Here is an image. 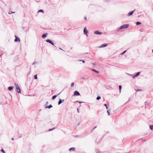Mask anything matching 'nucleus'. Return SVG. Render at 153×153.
<instances>
[{"label": "nucleus", "instance_id": "1", "mask_svg": "<svg viewBox=\"0 0 153 153\" xmlns=\"http://www.w3.org/2000/svg\"><path fill=\"white\" fill-rule=\"evenodd\" d=\"M129 26V24H124L123 25H121L120 27L119 28H118L117 30V31H119L123 29L127 28Z\"/></svg>", "mask_w": 153, "mask_h": 153}, {"label": "nucleus", "instance_id": "2", "mask_svg": "<svg viewBox=\"0 0 153 153\" xmlns=\"http://www.w3.org/2000/svg\"><path fill=\"white\" fill-rule=\"evenodd\" d=\"M16 85V90L18 93H21V89L18 84L15 83Z\"/></svg>", "mask_w": 153, "mask_h": 153}, {"label": "nucleus", "instance_id": "3", "mask_svg": "<svg viewBox=\"0 0 153 153\" xmlns=\"http://www.w3.org/2000/svg\"><path fill=\"white\" fill-rule=\"evenodd\" d=\"M15 39H14V42H19L20 41V39L16 35L15 36Z\"/></svg>", "mask_w": 153, "mask_h": 153}, {"label": "nucleus", "instance_id": "4", "mask_svg": "<svg viewBox=\"0 0 153 153\" xmlns=\"http://www.w3.org/2000/svg\"><path fill=\"white\" fill-rule=\"evenodd\" d=\"M46 41L48 43H50V44H52L53 45H54V43L53 42V41L49 39H47L46 40Z\"/></svg>", "mask_w": 153, "mask_h": 153}, {"label": "nucleus", "instance_id": "5", "mask_svg": "<svg viewBox=\"0 0 153 153\" xmlns=\"http://www.w3.org/2000/svg\"><path fill=\"white\" fill-rule=\"evenodd\" d=\"M140 74V72H138L136 73L134 75H132V78L133 79H134L135 78V77H137Z\"/></svg>", "mask_w": 153, "mask_h": 153}, {"label": "nucleus", "instance_id": "6", "mask_svg": "<svg viewBox=\"0 0 153 153\" xmlns=\"http://www.w3.org/2000/svg\"><path fill=\"white\" fill-rule=\"evenodd\" d=\"M88 32L87 30L86 27H85L84 29V34L87 35V36H88L87 35L88 33Z\"/></svg>", "mask_w": 153, "mask_h": 153}, {"label": "nucleus", "instance_id": "7", "mask_svg": "<svg viewBox=\"0 0 153 153\" xmlns=\"http://www.w3.org/2000/svg\"><path fill=\"white\" fill-rule=\"evenodd\" d=\"M80 94L79 92L77 91H75L74 92V95L75 96H79Z\"/></svg>", "mask_w": 153, "mask_h": 153}, {"label": "nucleus", "instance_id": "8", "mask_svg": "<svg viewBox=\"0 0 153 153\" xmlns=\"http://www.w3.org/2000/svg\"><path fill=\"white\" fill-rule=\"evenodd\" d=\"M94 33L95 34L100 35L102 34V33L100 32L99 30L94 31Z\"/></svg>", "mask_w": 153, "mask_h": 153}, {"label": "nucleus", "instance_id": "9", "mask_svg": "<svg viewBox=\"0 0 153 153\" xmlns=\"http://www.w3.org/2000/svg\"><path fill=\"white\" fill-rule=\"evenodd\" d=\"M108 44L106 43H104L101 45L99 47L100 48H103L106 47Z\"/></svg>", "mask_w": 153, "mask_h": 153}, {"label": "nucleus", "instance_id": "10", "mask_svg": "<svg viewBox=\"0 0 153 153\" xmlns=\"http://www.w3.org/2000/svg\"><path fill=\"white\" fill-rule=\"evenodd\" d=\"M135 10H134L133 11H131L130 12H129L128 13V16H131L132 15Z\"/></svg>", "mask_w": 153, "mask_h": 153}, {"label": "nucleus", "instance_id": "11", "mask_svg": "<svg viewBox=\"0 0 153 153\" xmlns=\"http://www.w3.org/2000/svg\"><path fill=\"white\" fill-rule=\"evenodd\" d=\"M64 101V99L62 100L61 99H59V101H58V105H60L62 102H63Z\"/></svg>", "mask_w": 153, "mask_h": 153}, {"label": "nucleus", "instance_id": "12", "mask_svg": "<svg viewBox=\"0 0 153 153\" xmlns=\"http://www.w3.org/2000/svg\"><path fill=\"white\" fill-rule=\"evenodd\" d=\"M48 34L47 33H45L43 34L42 35V37L43 38H45L47 37Z\"/></svg>", "mask_w": 153, "mask_h": 153}, {"label": "nucleus", "instance_id": "13", "mask_svg": "<svg viewBox=\"0 0 153 153\" xmlns=\"http://www.w3.org/2000/svg\"><path fill=\"white\" fill-rule=\"evenodd\" d=\"M13 88H14V87H13V86H9L8 87V89L9 90L11 91L13 89Z\"/></svg>", "mask_w": 153, "mask_h": 153}, {"label": "nucleus", "instance_id": "14", "mask_svg": "<svg viewBox=\"0 0 153 153\" xmlns=\"http://www.w3.org/2000/svg\"><path fill=\"white\" fill-rule=\"evenodd\" d=\"M60 93H59L57 95H55L53 96V97H52V100H54L56 98V97H57V96L58 95H59Z\"/></svg>", "mask_w": 153, "mask_h": 153}, {"label": "nucleus", "instance_id": "15", "mask_svg": "<svg viewBox=\"0 0 153 153\" xmlns=\"http://www.w3.org/2000/svg\"><path fill=\"white\" fill-rule=\"evenodd\" d=\"M52 107L53 106L51 104L48 106H45V108H52Z\"/></svg>", "mask_w": 153, "mask_h": 153}, {"label": "nucleus", "instance_id": "16", "mask_svg": "<svg viewBox=\"0 0 153 153\" xmlns=\"http://www.w3.org/2000/svg\"><path fill=\"white\" fill-rule=\"evenodd\" d=\"M102 140V139H100L98 140L97 139L96 140V142L97 144L100 143V142Z\"/></svg>", "mask_w": 153, "mask_h": 153}, {"label": "nucleus", "instance_id": "17", "mask_svg": "<svg viewBox=\"0 0 153 153\" xmlns=\"http://www.w3.org/2000/svg\"><path fill=\"white\" fill-rule=\"evenodd\" d=\"M69 150L70 151H74L75 150V148L74 147H71L69 149Z\"/></svg>", "mask_w": 153, "mask_h": 153}, {"label": "nucleus", "instance_id": "18", "mask_svg": "<svg viewBox=\"0 0 153 153\" xmlns=\"http://www.w3.org/2000/svg\"><path fill=\"white\" fill-rule=\"evenodd\" d=\"M91 70L92 71H93L97 73H99V71H97V70H96L95 69H91Z\"/></svg>", "mask_w": 153, "mask_h": 153}, {"label": "nucleus", "instance_id": "19", "mask_svg": "<svg viewBox=\"0 0 153 153\" xmlns=\"http://www.w3.org/2000/svg\"><path fill=\"white\" fill-rule=\"evenodd\" d=\"M95 152L97 153H100V150L99 149H95Z\"/></svg>", "mask_w": 153, "mask_h": 153}, {"label": "nucleus", "instance_id": "20", "mask_svg": "<svg viewBox=\"0 0 153 153\" xmlns=\"http://www.w3.org/2000/svg\"><path fill=\"white\" fill-rule=\"evenodd\" d=\"M136 24L137 25H139L141 24V23L139 22H136Z\"/></svg>", "mask_w": 153, "mask_h": 153}, {"label": "nucleus", "instance_id": "21", "mask_svg": "<svg viewBox=\"0 0 153 153\" xmlns=\"http://www.w3.org/2000/svg\"><path fill=\"white\" fill-rule=\"evenodd\" d=\"M110 109H108L107 110V113H108V115H110Z\"/></svg>", "mask_w": 153, "mask_h": 153}, {"label": "nucleus", "instance_id": "22", "mask_svg": "<svg viewBox=\"0 0 153 153\" xmlns=\"http://www.w3.org/2000/svg\"><path fill=\"white\" fill-rule=\"evenodd\" d=\"M119 92H120L121 91V90L122 89V88L121 85H119Z\"/></svg>", "mask_w": 153, "mask_h": 153}, {"label": "nucleus", "instance_id": "23", "mask_svg": "<svg viewBox=\"0 0 153 153\" xmlns=\"http://www.w3.org/2000/svg\"><path fill=\"white\" fill-rule=\"evenodd\" d=\"M149 128L151 130H153V125H150L149 126Z\"/></svg>", "mask_w": 153, "mask_h": 153}, {"label": "nucleus", "instance_id": "24", "mask_svg": "<svg viewBox=\"0 0 153 153\" xmlns=\"http://www.w3.org/2000/svg\"><path fill=\"white\" fill-rule=\"evenodd\" d=\"M39 12H42V13H44V11L43 10L41 9V10H39L38 11V13Z\"/></svg>", "mask_w": 153, "mask_h": 153}, {"label": "nucleus", "instance_id": "25", "mask_svg": "<svg viewBox=\"0 0 153 153\" xmlns=\"http://www.w3.org/2000/svg\"><path fill=\"white\" fill-rule=\"evenodd\" d=\"M101 97L100 96H98L97 97V98H96V100H100L101 99Z\"/></svg>", "mask_w": 153, "mask_h": 153}, {"label": "nucleus", "instance_id": "26", "mask_svg": "<svg viewBox=\"0 0 153 153\" xmlns=\"http://www.w3.org/2000/svg\"><path fill=\"white\" fill-rule=\"evenodd\" d=\"M55 129V127H53L52 128L49 129V130H48V131H51L53 130H54Z\"/></svg>", "mask_w": 153, "mask_h": 153}, {"label": "nucleus", "instance_id": "27", "mask_svg": "<svg viewBox=\"0 0 153 153\" xmlns=\"http://www.w3.org/2000/svg\"><path fill=\"white\" fill-rule=\"evenodd\" d=\"M34 78L35 79H37V74L35 75L34 76Z\"/></svg>", "mask_w": 153, "mask_h": 153}, {"label": "nucleus", "instance_id": "28", "mask_svg": "<svg viewBox=\"0 0 153 153\" xmlns=\"http://www.w3.org/2000/svg\"><path fill=\"white\" fill-rule=\"evenodd\" d=\"M126 51H127L126 50H125V51H124L122 53L120 54L121 55H123L126 52Z\"/></svg>", "mask_w": 153, "mask_h": 153}, {"label": "nucleus", "instance_id": "29", "mask_svg": "<svg viewBox=\"0 0 153 153\" xmlns=\"http://www.w3.org/2000/svg\"><path fill=\"white\" fill-rule=\"evenodd\" d=\"M74 82H72L71 83V86L72 87H73L74 86Z\"/></svg>", "mask_w": 153, "mask_h": 153}, {"label": "nucleus", "instance_id": "30", "mask_svg": "<svg viewBox=\"0 0 153 153\" xmlns=\"http://www.w3.org/2000/svg\"><path fill=\"white\" fill-rule=\"evenodd\" d=\"M136 90L137 92L142 91V90H141V89H137V90Z\"/></svg>", "mask_w": 153, "mask_h": 153}, {"label": "nucleus", "instance_id": "31", "mask_svg": "<svg viewBox=\"0 0 153 153\" xmlns=\"http://www.w3.org/2000/svg\"><path fill=\"white\" fill-rule=\"evenodd\" d=\"M79 102V103L80 104H81L82 103H83L84 102H81V101H77L76 102Z\"/></svg>", "mask_w": 153, "mask_h": 153}, {"label": "nucleus", "instance_id": "32", "mask_svg": "<svg viewBox=\"0 0 153 153\" xmlns=\"http://www.w3.org/2000/svg\"><path fill=\"white\" fill-rule=\"evenodd\" d=\"M1 151L2 152H3V153H5V151L3 149H2L1 150Z\"/></svg>", "mask_w": 153, "mask_h": 153}, {"label": "nucleus", "instance_id": "33", "mask_svg": "<svg viewBox=\"0 0 153 153\" xmlns=\"http://www.w3.org/2000/svg\"><path fill=\"white\" fill-rule=\"evenodd\" d=\"M104 106L106 107V108L107 109L108 108V107L107 106V105L106 104H105L104 105Z\"/></svg>", "mask_w": 153, "mask_h": 153}, {"label": "nucleus", "instance_id": "34", "mask_svg": "<svg viewBox=\"0 0 153 153\" xmlns=\"http://www.w3.org/2000/svg\"><path fill=\"white\" fill-rule=\"evenodd\" d=\"M78 61H82V62H83V63H85V61H84V60H81V59H79Z\"/></svg>", "mask_w": 153, "mask_h": 153}, {"label": "nucleus", "instance_id": "35", "mask_svg": "<svg viewBox=\"0 0 153 153\" xmlns=\"http://www.w3.org/2000/svg\"><path fill=\"white\" fill-rule=\"evenodd\" d=\"M97 127V126H95L94 128H93L91 131V132H92Z\"/></svg>", "mask_w": 153, "mask_h": 153}, {"label": "nucleus", "instance_id": "36", "mask_svg": "<svg viewBox=\"0 0 153 153\" xmlns=\"http://www.w3.org/2000/svg\"><path fill=\"white\" fill-rule=\"evenodd\" d=\"M12 13V12L11 11H9L8 12V14H11Z\"/></svg>", "mask_w": 153, "mask_h": 153}, {"label": "nucleus", "instance_id": "37", "mask_svg": "<svg viewBox=\"0 0 153 153\" xmlns=\"http://www.w3.org/2000/svg\"><path fill=\"white\" fill-rule=\"evenodd\" d=\"M92 64L93 66H94V65H96V63H92Z\"/></svg>", "mask_w": 153, "mask_h": 153}, {"label": "nucleus", "instance_id": "38", "mask_svg": "<svg viewBox=\"0 0 153 153\" xmlns=\"http://www.w3.org/2000/svg\"><path fill=\"white\" fill-rule=\"evenodd\" d=\"M38 62H33V63H32V64L33 65H34V64H35L36 63H37Z\"/></svg>", "mask_w": 153, "mask_h": 153}, {"label": "nucleus", "instance_id": "39", "mask_svg": "<svg viewBox=\"0 0 153 153\" xmlns=\"http://www.w3.org/2000/svg\"><path fill=\"white\" fill-rule=\"evenodd\" d=\"M48 101L47 102H46V104H45V106H46V105H48Z\"/></svg>", "mask_w": 153, "mask_h": 153}, {"label": "nucleus", "instance_id": "40", "mask_svg": "<svg viewBox=\"0 0 153 153\" xmlns=\"http://www.w3.org/2000/svg\"><path fill=\"white\" fill-rule=\"evenodd\" d=\"M88 53H83L82 54L83 55H85V54H88Z\"/></svg>", "mask_w": 153, "mask_h": 153}, {"label": "nucleus", "instance_id": "41", "mask_svg": "<svg viewBox=\"0 0 153 153\" xmlns=\"http://www.w3.org/2000/svg\"><path fill=\"white\" fill-rule=\"evenodd\" d=\"M130 98L128 100V101H127V102H129L130 101Z\"/></svg>", "mask_w": 153, "mask_h": 153}, {"label": "nucleus", "instance_id": "42", "mask_svg": "<svg viewBox=\"0 0 153 153\" xmlns=\"http://www.w3.org/2000/svg\"><path fill=\"white\" fill-rule=\"evenodd\" d=\"M77 112L79 113V109H78V108H77Z\"/></svg>", "mask_w": 153, "mask_h": 153}, {"label": "nucleus", "instance_id": "43", "mask_svg": "<svg viewBox=\"0 0 153 153\" xmlns=\"http://www.w3.org/2000/svg\"><path fill=\"white\" fill-rule=\"evenodd\" d=\"M128 102H127H127H125V103H124V104L123 105H123H125L126 104H127V103Z\"/></svg>", "mask_w": 153, "mask_h": 153}, {"label": "nucleus", "instance_id": "44", "mask_svg": "<svg viewBox=\"0 0 153 153\" xmlns=\"http://www.w3.org/2000/svg\"><path fill=\"white\" fill-rule=\"evenodd\" d=\"M11 140H14V138H11Z\"/></svg>", "mask_w": 153, "mask_h": 153}, {"label": "nucleus", "instance_id": "45", "mask_svg": "<svg viewBox=\"0 0 153 153\" xmlns=\"http://www.w3.org/2000/svg\"><path fill=\"white\" fill-rule=\"evenodd\" d=\"M84 19H85V20H86V17H85L84 18Z\"/></svg>", "mask_w": 153, "mask_h": 153}, {"label": "nucleus", "instance_id": "46", "mask_svg": "<svg viewBox=\"0 0 153 153\" xmlns=\"http://www.w3.org/2000/svg\"><path fill=\"white\" fill-rule=\"evenodd\" d=\"M82 79H85V78H84V77H82Z\"/></svg>", "mask_w": 153, "mask_h": 153}, {"label": "nucleus", "instance_id": "47", "mask_svg": "<svg viewBox=\"0 0 153 153\" xmlns=\"http://www.w3.org/2000/svg\"><path fill=\"white\" fill-rule=\"evenodd\" d=\"M15 13V12H12V13Z\"/></svg>", "mask_w": 153, "mask_h": 153}, {"label": "nucleus", "instance_id": "48", "mask_svg": "<svg viewBox=\"0 0 153 153\" xmlns=\"http://www.w3.org/2000/svg\"><path fill=\"white\" fill-rule=\"evenodd\" d=\"M25 27H23L22 29L23 30L24 29Z\"/></svg>", "mask_w": 153, "mask_h": 153}, {"label": "nucleus", "instance_id": "49", "mask_svg": "<svg viewBox=\"0 0 153 153\" xmlns=\"http://www.w3.org/2000/svg\"><path fill=\"white\" fill-rule=\"evenodd\" d=\"M78 135H76V137H78Z\"/></svg>", "mask_w": 153, "mask_h": 153}, {"label": "nucleus", "instance_id": "50", "mask_svg": "<svg viewBox=\"0 0 153 153\" xmlns=\"http://www.w3.org/2000/svg\"><path fill=\"white\" fill-rule=\"evenodd\" d=\"M128 74L130 76H131V74Z\"/></svg>", "mask_w": 153, "mask_h": 153}, {"label": "nucleus", "instance_id": "51", "mask_svg": "<svg viewBox=\"0 0 153 153\" xmlns=\"http://www.w3.org/2000/svg\"><path fill=\"white\" fill-rule=\"evenodd\" d=\"M152 53H153V50H152Z\"/></svg>", "mask_w": 153, "mask_h": 153}, {"label": "nucleus", "instance_id": "52", "mask_svg": "<svg viewBox=\"0 0 153 153\" xmlns=\"http://www.w3.org/2000/svg\"><path fill=\"white\" fill-rule=\"evenodd\" d=\"M59 49H61V50H62V49L60 48H59Z\"/></svg>", "mask_w": 153, "mask_h": 153}, {"label": "nucleus", "instance_id": "53", "mask_svg": "<svg viewBox=\"0 0 153 153\" xmlns=\"http://www.w3.org/2000/svg\"><path fill=\"white\" fill-rule=\"evenodd\" d=\"M29 30V29H28L27 31H28Z\"/></svg>", "mask_w": 153, "mask_h": 153}, {"label": "nucleus", "instance_id": "54", "mask_svg": "<svg viewBox=\"0 0 153 153\" xmlns=\"http://www.w3.org/2000/svg\"><path fill=\"white\" fill-rule=\"evenodd\" d=\"M79 123L78 124V125H79Z\"/></svg>", "mask_w": 153, "mask_h": 153}]
</instances>
